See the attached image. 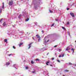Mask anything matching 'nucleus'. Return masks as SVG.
Instances as JSON below:
<instances>
[{"mask_svg": "<svg viewBox=\"0 0 76 76\" xmlns=\"http://www.w3.org/2000/svg\"><path fill=\"white\" fill-rule=\"evenodd\" d=\"M13 1L11 0V1H10V2L9 3V6H12V4H13Z\"/></svg>", "mask_w": 76, "mask_h": 76, "instance_id": "1", "label": "nucleus"}, {"mask_svg": "<svg viewBox=\"0 0 76 76\" xmlns=\"http://www.w3.org/2000/svg\"><path fill=\"white\" fill-rule=\"evenodd\" d=\"M33 43H30L29 45H28L29 47L28 48V49H29L31 47V45L32 44H33Z\"/></svg>", "mask_w": 76, "mask_h": 76, "instance_id": "2", "label": "nucleus"}, {"mask_svg": "<svg viewBox=\"0 0 76 76\" xmlns=\"http://www.w3.org/2000/svg\"><path fill=\"white\" fill-rule=\"evenodd\" d=\"M70 15L72 16V17H75V15H74V14H73V13H70Z\"/></svg>", "mask_w": 76, "mask_h": 76, "instance_id": "3", "label": "nucleus"}, {"mask_svg": "<svg viewBox=\"0 0 76 76\" xmlns=\"http://www.w3.org/2000/svg\"><path fill=\"white\" fill-rule=\"evenodd\" d=\"M10 63L9 62H7L6 63V65H7V66L10 65Z\"/></svg>", "mask_w": 76, "mask_h": 76, "instance_id": "4", "label": "nucleus"}, {"mask_svg": "<svg viewBox=\"0 0 76 76\" xmlns=\"http://www.w3.org/2000/svg\"><path fill=\"white\" fill-rule=\"evenodd\" d=\"M3 26H4L6 25V22H4V23L3 24Z\"/></svg>", "mask_w": 76, "mask_h": 76, "instance_id": "5", "label": "nucleus"}, {"mask_svg": "<svg viewBox=\"0 0 76 76\" xmlns=\"http://www.w3.org/2000/svg\"><path fill=\"white\" fill-rule=\"evenodd\" d=\"M36 37H37V38H40V37L39 36V35L38 34H37L36 35Z\"/></svg>", "mask_w": 76, "mask_h": 76, "instance_id": "6", "label": "nucleus"}, {"mask_svg": "<svg viewBox=\"0 0 76 76\" xmlns=\"http://www.w3.org/2000/svg\"><path fill=\"white\" fill-rule=\"evenodd\" d=\"M70 50V48H69V47H67V48H66V50Z\"/></svg>", "mask_w": 76, "mask_h": 76, "instance_id": "7", "label": "nucleus"}, {"mask_svg": "<svg viewBox=\"0 0 76 76\" xmlns=\"http://www.w3.org/2000/svg\"><path fill=\"white\" fill-rule=\"evenodd\" d=\"M23 44V43L21 42V43H20V45H19V47H20V46H21V45H22Z\"/></svg>", "mask_w": 76, "mask_h": 76, "instance_id": "8", "label": "nucleus"}, {"mask_svg": "<svg viewBox=\"0 0 76 76\" xmlns=\"http://www.w3.org/2000/svg\"><path fill=\"white\" fill-rule=\"evenodd\" d=\"M7 39H5L4 40V42H7Z\"/></svg>", "mask_w": 76, "mask_h": 76, "instance_id": "9", "label": "nucleus"}, {"mask_svg": "<svg viewBox=\"0 0 76 76\" xmlns=\"http://www.w3.org/2000/svg\"><path fill=\"white\" fill-rule=\"evenodd\" d=\"M29 20V18L27 19L26 20V22H27Z\"/></svg>", "mask_w": 76, "mask_h": 76, "instance_id": "10", "label": "nucleus"}, {"mask_svg": "<svg viewBox=\"0 0 76 76\" xmlns=\"http://www.w3.org/2000/svg\"><path fill=\"white\" fill-rule=\"evenodd\" d=\"M49 61H48L46 63V65H48V63H49Z\"/></svg>", "mask_w": 76, "mask_h": 76, "instance_id": "11", "label": "nucleus"}, {"mask_svg": "<svg viewBox=\"0 0 76 76\" xmlns=\"http://www.w3.org/2000/svg\"><path fill=\"white\" fill-rule=\"evenodd\" d=\"M31 64H34V61H31Z\"/></svg>", "mask_w": 76, "mask_h": 76, "instance_id": "12", "label": "nucleus"}, {"mask_svg": "<svg viewBox=\"0 0 76 76\" xmlns=\"http://www.w3.org/2000/svg\"><path fill=\"white\" fill-rule=\"evenodd\" d=\"M62 28L63 29H64V30H66V28H65L62 26Z\"/></svg>", "mask_w": 76, "mask_h": 76, "instance_id": "13", "label": "nucleus"}, {"mask_svg": "<svg viewBox=\"0 0 76 76\" xmlns=\"http://www.w3.org/2000/svg\"><path fill=\"white\" fill-rule=\"evenodd\" d=\"M36 61H39V59H36Z\"/></svg>", "mask_w": 76, "mask_h": 76, "instance_id": "14", "label": "nucleus"}, {"mask_svg": "<svg viewBox=\"0 0 76 76\" xmlns=\"http://www.w3.org/2000/svg\"><path fill=\"white\" fill-rule=\"evenodd\" d=\"M54 25V23L53 24H52V25L51 26V27H52V26H53Z\"/></svg>", "mask_w": 76, "mask_h": 76, "instance_id": "15", "label": "nucleus"}, {"mask_svg": "<svg viewBox=\"0 0 76 76\" xmlns=\"http://www.w3.org/2000/svg\"><path fill=\"white\" fill-rule=\"evenodd\" d=\"M71 50H72L73 52H74V49H73V48H72Z\"/></svg>", "mask_w": 76, "mask_h": 76, "instance_id": "16", "label": "nucleus"}, {"mask_svg": "<svg viewBox=\"0 0 76 76\" xmlns=\"http://www.w3.org/2000/svg\"><path fill=\"white\" fill-rule=\"evenodd\" d=\"M61 55H62V57H64V54H61Z\"/></svg>", "mask_w": 76, "mask_h": 76, "instance_id": "17", "label": "nucleus"}, {"mask_svg": "<svg viewBox=\"0 0 76 76\" xmlns=\"http://www.w3.org/2000/svg\"><path fill=\"white\" fill-rule=\"evenodd\" d=\"M55 20L57 21H58V20L57 18L55 19Z\"/></svg>", "mask_w": 76, "mask_h": 76, "instance_id": "18", "label": "nucleus"}, {"mask_svg": "<svg viewBox=\"0 0 76 76\" xmlns=\"http://www.w3.org/2000/svg\"><path fill=\"white\" fill-rule=\"evenodd\" d=\"M49 12L50 13H53V11H51V10H49Z\"/></svg>", "mask_w": 76, "mask_h": 76, "instance_id": "19", "label": "nucleus"}, {"mask_svg": "<svg viewBox=\"0 0 76 76\" xmlns=\"http://www.w3.org/2000/svg\"><path fill=\"white\" fill-rule=\"evenodd\" d=\"M34 71H32V73H35V72H36V71H35V70H34Z\"/></svg>", "mask_w": 76, "mask_h": 76, "instance_id": "20", "label": "nucleus"}, {"mask_svg": "<svg viewBox=\"0 0 76 76\" xmlns=\"http://www.w3.org/2000/svg\"><path fill=\"white\" fill-rule=\"evenodd\" d=\"M68 35L70 36V37H71V35H70V34L69 33Z\"/></svg>", "mask_w": 76, "mask_h": 76, "instance_id": "21", "label": "nucleus"}, {"mask_svg": "<svg viewBox=\"0 0 76 76\" xmlns=\"http://www.w3.org/2000/svg\"><path fill=\"white\" fill-rule=\"evenodd\" d=\"M12 48H14V49H15V46H13V47H12Z\"/></svg>", "mask_w": 76, "mask_h": 76, "instance_id": "22", "label": "nucleus"}, {"mask_svg": "<svg viewBox=\"0 0 76 76\" xmlns=\"http://www.w3.org/2000/svg\"><path fill=\"white\" fill-rule=\"evenodd\" d=\"M41 32H42V33H44V31L43 30H42L41 31Z\"/></svg>", "mask_w": 76, "mask_h": 76, "instance_id": "23", "label": "nucleus"}, {"mask_svg": "<svg viewBox=\"0 0 76 76\" xmlns=\"http://www.w3.org/2000/svg\"><path fill=\"white\" fill-rule=\"evenodd\" d=\"M58 51H62V50H61V49H59L58 50Z\"/></svg>", "mask_w": 76, "mask_h": 76, "instance_id": "24", "label": "nucleus"}, {"mask_svg": "<svg viewBox=\"0 0 76 76\" xmlns=\"http://www.w3.org/2000/svg\"><path fill=\"white\" fill-rule=\"evenodd\" d=\"M57 61H58L59 63H60V61L59 60H58Z\"/></svg>", "mask_w": 76, "mask_h": 76, "instance_id": "25", "label": "nucleus"}, {"mask_svg": "<svg viewBox=\"0 0 76 76\" xmlns=\"http://www.w3.org/2000/svg\"><path fill=\"white\" fill-rule=\"evenodd\" d=\"M69 65H72V64L70 63H69Z\"/></svg>", "mask_w": 76, "mask_h": 76, "instance_id": "26", "label": "nucleus"}, {"mask_svg": "<svg viewBox=\"0 0 76 76\" xmlns=\"http://www.w3.org/2000/svg\"><path fill=\"white\" fill-rule=\"evenodd\" d=\"M28 66H26V69H28Z\"/></svg>", "mask_w": 76, "mask_h": 76, "instance_id": "27", "label": "nucleus"}, {"mask_svg": "<svg viewBox=\"0 0 76 76\" xmlns=\"http://www.w3.org/2000/svg\"><path fill=\"white\" fill-rule=\"evenodd\" d=\"M69 8H68L66 9V10H69Z\"/></svg>", "mask_w": 76, "mask_h": 76, "instance_id": "28", "label": "nucleus"}, {"mask_svg": "<svg viewBox=\"0 0 76 76\" xmlns=\"http://www.w3.org/2000/svg\"><path fill=\"white\" fill-rule=\"evenodd\" d=\"M12 54H10L9 55V56H12Z\"/></svg>", "mask_w": 76, "mask_h": 76, "instance_id": "29", "label": "nucleus"}, {"mask_svg": "<svg viewBox=\"0 0 76 76\" xmlns=\"http://www.w3.org/2000/svg\"><path fill=\"white\" fill-rule=\"evenodd\" d=\"M18 18H20V17H21V16L19 15L18 16Z\"/></svg>", "mask_w": 76, "mask_h": 76, "instance_id": "30", "label": "nucleus"}, {"mask_svg": "<svg viewBox=\"0 0 76 76\" xmlns=\"http://www.w3.org/2000/svg\"><path fill=\"white\" fill-rule=\"evenodd\" d=\"M2 12V10H0V13H1V12Z\"/></svg>", "mask_w": 76, "mask_h": 76, "instance_id": "31", "label": "nucleus"}, {"mask_svg": "<svg viewBox=\"0 0 76 76\" xmlns=\"http://www.w3.org/2000/svg\"><path fill=\"white\" fill-rule=\"evenodd\" d=\"M59 57H61V55H60L59 56Z\"/></svg>", "mask_w": 76, "mask_h": 76, "instance_id": "32", "label": "nucleus"}, {"mask_svg": "<svg viewBox=\"0 0 76 76\" xmlns=\"http://www.w3.org/2000/svg\"><path fill=\"white\" fill-rule=\"evenodd\" d=\"M57 45H56L54 46V47H57Z\"/></svg>", "mask_w": 76, "mask_h": 76, "instance_id": "33", "label": "nucleus"}, {"mask_svg": "<svg viewBox=\"0 0 76 76\" xmlns=\"http://www.w3.org/2000/svg\"><path fill=\"white\" fill-rule=\"evenodd\" d=\"M65 71L66 72H69V70H65Z\"/></svg>", "mask_w": 76, "mask_h": 76, "instance_id": "34", "label": "nucleus"}, {"mask_svg": "<svg viewBox=\"0 0 76 76\" xmlns=\"http://www.w3.org/2000/svg\"><path fill=\"white\" fill-rule=\"evenodd\" d=\"M67 25H69V22H67Z\"/></svg>", "mask_w": 76, "mask_h": 76, "instance_id": "35", "label": "nucleus"}, {"mask_svg": "<svg viewBox=\"0 0 76 76\" xmlns=\"http://www.w3.org/2000/svg\"><path fill=\"white\" fill-rule=\"evenodd\" d=\"M34 9H36V10L37 9V7H34Z\"/></svg>", "mask_w": 76, "mask_h": 76, "instance_id": "36", "label": "nucleus"}, {"mask_svg": "<svg viewBox=\"0 0 76 76\" xmlns=\"http://www.w3.org/2000/svg\"><path fill=\"white\" fill-rule=\"evenodd\" d=\"M4 6V2H3V5H2V6Z\"/></svg>", "mask_w": 76, "mask_h": 76, "instance_id": "37", "label": "nucleus"}, {"mask_svg": "<svg viewBox=\"0 0 76 76\" xmlns=\"http://www.w3.org/2000/svg\"><path fill=\"white\" fill-rule=\"evenodd\" d=\"M38 41L39 42V41H40V38H39V39L38 40Z\"/></svg>", "mask_w": 76, "mask_h": 76, "instance_id": "38", "label": "nucleus"}, {"mask_svg": "<svg viewBox=\"0 0 76 76\" xmlns=\"http://www.w3.org/2000/svg\"><path fill=\"white\" fill-rule=\"evenodd\" d=\"M4 6H2V9L4 8Z\"/></svg>", "mask_w": 76, "mask_h": 76, "instance_id": "39", "label": "nucleus"}, {"mask_svg": "<svg viewBox=\"0 0 76 76\" xmlns=\"http://www.w3.org/2000/svg\"><path fill=\"white\" fill-rule=\"evenodd\" d=\"M54 58H52V60H54Z\"/></svg>", "mask_w": 76, "mask_h": 76, "instance_id": "40", "label": "nucleus"}, {"mask_svg": "<svg viewBox=\"0 0 76 76\" xmlns=\"http://www.w3.org/2000/svg\"><path fill=\"white\" fill-rule=\"evenodd\" d=\"M48 41H49V40H48L47 41V42H48Z\"/></svg>", "mask_w": 76, "mask_h": 76, "instance_id": "41", "label": "nucleus"}, {"mask_svg": "<svg viewBox=\"0 0 76 76\" xmlns=\"http://www.w3.org/2000/svg\"><path fill=\"white\" fill-rule=\"evenodd\" d=\"M50 66H53L52 65H50Z\"/></svg>", "mask_w": 76, "mask_h": 76, "instance_id": "42", "label": "nucleus"}, {"mask_svg": "<svg viewBox=\"0 0 76 76\" xmlns=\"http://www.w3.org/2000/svg\"><path fill=\"white\" fill-rule=\"evenodd\" d=\"M33 39H34V37H33Z\"/></svg>", "mask_w": 76, "mask_h": 76, "instance_id": "43", "label": "nucleus"}, {"mask_svg": "<svg viewBox=\"0 0 76 76\" xmlns=\"http://www.w3.org/2000/svg\"><path fill=\"white\" fill-rule=\"evenodd\" d=\"M75 42H76V40L75 41Z\"/></svg>", "mask_w": 76, "mask_h": 76, "instance_id": "44", "label": "nucleus"}, {"mask_svg": "<svg viewBox=\"0 0 76 76\" xmlns=\"http://www.w3.org/2000/svg\"><path fill=\"white\" fill-rule=\"evenodd\" d=\"M48 54H49V53H48Z\"/></svg>", "mask_w": 76, "mask_h": 76, "instance_id": "45", "label": "nucleus"}, {"mask_svg": "<svg viewBox=\"0 0 76 76\" xmlns=\"http://www.w3.org/2000/svg\"><path fill=\"white\" fill-rule=\"evenodd\" d=\"M64 76H65V75H64Z\"/></svg>", "mask_w": 76, "mask_h": 76, "instance_id": "46", "label": "nucleus"}, {"mask_svg": "<svg viewBox=\"0 0 76 76\" xmlns=\"http://www.w3.org/2000/svg\"><path fill=\"white\" fill-rule=\"evenodd\" d=\"M75 65H76V64H75Z\"/></svg>", "mask_w": 76, "mask_h": 76, "instance_id": "47", "label": "nucleus"}]
</instances>
